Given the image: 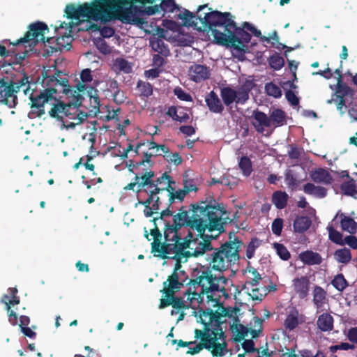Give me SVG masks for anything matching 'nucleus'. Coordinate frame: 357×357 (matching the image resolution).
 <instances>
[{
    "label": "nucleus",
    "instance_id": "14",
    "mask_svg": "<svg viewBox=\"0 0 357 357\" xmlns=\"http://www.w3.org/2000/svg\"><path fill=\"white\" fill-rule=\"evenodd\" d=\"M90 86H86L84 82H79L76 86V90L70 91L68 93V96L72 98V102L73 105V109H75L78 112V108L83 104V101L85 100L86 93Z\"/></svg>",
    "mask_w": 357,
    "mask_h": 357
},
{
    "label": "nucleus",
    "instance_id": "36",
    "mask_svg": "<svg viewBox=\"0 0 357 357\" xmlns=\"http://www.w3.org/2000/svg\"><path fill=\"white\" fill-rule=\"evenodd\" d=\"M10 298V300H8L7 304L6 311L8 316L9 322L12 325L15 326L17 324V315L16 312L11 309V307L15 305H18L20 302V299L17 296Z\"/></svg>",
    "mask_w": 357,
    "mask_h": 357
},
{
    "label": "nucleus",
    "instance_id": "21",
    "mask_svg": "<svg viewBox=\"0 0 357 357\" xmlns=\"http://www.w3.org/2000/svg\"><path fill=\"white\" fill-rule=\"evenodd\" d=\"M189 75L192 81L200 82L209 78L210 70L206 66L195 64L190 68Z\"/></svg>",
    "mask_w": 357,
    "mask_h": 357
},
{
    "label": "nucleus",
    "instance_id": "26",
    "mask_svg": "<svg viewBox=\"0 0 357 357\" xmlns=\"http://www.w3.org/2000/svg\"><path fill=\"white\" fill-rule=\"evenodd\" d=\"M312 180L317 183L331 184L333 178L331 174L324 168H318L312 171L310 174Z\"/></svg>",
    "mask_w": 357,
    "mask_h": 357
},
{
    "label": "nucleus",
    "instance_id": "57",
    "mask_svg": "<svg viewBox=\"0 0 357 357\" xmlns=\"http://www.w3.org/2000/svg\"><path fill=\"white\" fill-rule=\"evenodd\" d=\"M254 326L258 327L257 329L250 328V333L252 338H257L262 333V320L257 317H254Z\"/></svg>",
    "mask_w": 357,
    "mask_h": 357
},
{
    "label": "nucleus",
    "instance_id": "12",
    "mask_svg": "<svg viewBox=\"0 0 357 357\" xmlns=\"http://www.w3.org/2000/svg\"><path fill=\"white\" fill-rule=\"evenodd\" d=\"M211 31L217 44L232 47L235 50H242V47L241 45L235 44L236 38L232 33H227V35L216 29H212Z\"/></svg>",
    "mask_w": 357,
    "mask_h": 357
},
{
    "label": "nucleus",
    "instance_id": "23",
    "mask_svg": "<svg viewBox=\"0 0 357 357\" xmlns=\"http://www.w3.org/2000/svg\"><path fill=\"white\" fill-rule=\"evenodd\" d=\"M154 172L151 170H146L144 174L141 175L139 174H136L135 180L138 183L136 192H139L143 188L151 190L152 185H154L153 183V178H154Z\"/></svg>",
    "mask_w": 357,
    "mask_h": 357
},
{
    "label": "nucleus",
    "instance_id": "28",
    "mask_svg": "<svg viewBox=\"0 0 357 357\" xmlns=\"http://www.w3.org/2000/svg\"><path fill=\"white\" fill-rule=\"evenodd\" d=\"M268 116L271 126H273L277 128L287 123L286 113L281 109H273Z\"/></svg>",
    "mask_w": 357,
    "mask_h": 357
},
{
    "label": "nucleus",
    "instance_id": "29",
    "mask_svg": "<svg viewBox=\"0 0 357 357\" xmlns=\"http://www.w3.org/2000/svg\"><path fill=\"white\" fill-rule=\"evenodd\" d=\"M150 46L153 51L158 52L159 54L167 57L170 54V51L167 45H165L162 38L160 37H155L150 39Z\"/></svg>",
    "mask_w": 357,
    "mask_h": 357
},
{
    "label": "nucleus",
    "instance_id": "63",
    "mask_svg": "<svg viewBox=\"0 0 357 357\" xmlns=\"http://www.w3.org/2000/svg\"><path fill=\"white\" fill-rule=\"evenodd\" d=\"M283 227V220L282 218H276L273 220L271 229L274 234L280 236Z\"/></svg>",
    "mask_w": 357,
    "mask_h": 357
},
{
    "label": "nucleus",
    "instance_id": "2",
    "mask_svg": "<svg viewBox=\"0 0 357 357\" xmlns=\"http://www.w3.org/2000/svg\"><path fill=\"white\" fill-rule=\"evenodd\" d=\"M53 67L55 70L53 75L49 73L50 70H44L42 72L43 89L31 92L29 96V105L32 113L37 117H41L45 114V105H50L49 115L61 121H63V116L72 115L70 109H72L73 105V102L65 104L57 98V95L59 93L68 96L70 86L68 84V78L61 77V71L56 69L55 66Z\"/></svg>",
    "mask_w": 357,
    "mask_h": 357
},
{
    "label": "nucleus",
    "instance_id": "33",
    "mask_svg": "<svg viewBox=\"0 0 357 357\" xmlns=\"http://www.w3.org/2000/svg\"><path fill=\"white\" fill-rule=\"evenodd\" d=\"M85 98L89 99L91 112H96L99 111L100 104L97 89L94 87H89L86 93Z\"/></svg>",
    "mask_w": 357,
    "mask_h": 357
},
{
    "label": "nucleus",
    "instance_id": "1",
    "mask_svg": "<svg viewBox=\"0 0 357 357\" xmlns=\"http://www.w3.org/2000/svg\"><path fill=\"white\" fill-rule=\"evenodd\" d=\"M192 215L182 206L179 212L174 215L172 222L165 223L162 234L156 225L151 229L153 237L151 253L162 259L170 258L169 255H174L172 258L197 257L206 250L211 248V239L216 236L205 234V231L212 232L223 230L222 218L225 213V208L218 205H212L206 202L192 204Z\"/></svg>",
    "mask_w": 357,
    "mask_h": 357
},
{
    "label": "nucleus",
    "instance_id": "59",
    "mask_svg": "<svg viewBox=\"0 0 357 357\" xmlns=\"http://www.w3.org/2000/svg\"><path fill=\"white\" fill-rule=\"evenodd\" d=\"M174 93L176 97L183 101H192V96L190 93H186L182 88L177 86L174 89Z\"/></svg>",
    "mask_w": 357,
    "mask_h": 357
},
{
    "label": "nucleus",
    "instance_id": "58",
    "mask_svg": "<svg viewBox=\"0 0 357 357\" xmlns=\"http://www.w3.org/2000/svg\"><path fill=\"white\" fill-rule=\"evenodd\" d=\"M222 296H218V293H216V297H218V302L216 304L215 302H212V305L213 307H218V310H220V313L222 314V317H231L232 316V311L230 310L229 308L225 307L223 304L220 301V298Z\"/></svg>",
    "mask_w": 357,
    "mask_h": 357
},
{
    "label": "nucleus",
    "instance_id": "51",
    "mask_svg": "<svg viewBox=\"0 0 357 357\" xmlns=\"http://www.w3.org/2000/svg\"><path fill=\"white\" fill-rule=\"evenodd\" d=\"M91 29L93 31H99L100 35L103 38H111L115 33V30L114 28L108 26H100L97 24H93L91 26Z\"/></svg>",
    "mask_w": 357,
    "mask_h": 357
},
{
    "label": "nucleus",
    "instance_id": "32",
    "mask_svg": "<svg viewBox=\"0 0 357 357\" xmlns=\"http://www.w3.org/2000/svg\"><path fill=\"white\" fill-rule=\"evenodd\" d=\"M289 195L284 191L278 190L273 193L271 201L278 209L284 208L288 202Z\"/></svg>",
    "mask_w": 357,
    "mask_h": 357
},
{
    "label": "nucleus",
    "instance_id": "50",
    "mask_svg": "<svg viewBox=\"0 0 357 357\" xmlns=\"http://www.w3.org/2000/svg\"><path fill=\"white\" fill-rule=\"evenodd\" d=\"M266 93L275 98H279L282 96V91L280 88L273 82L266 83L265 85Z\"/></svg>",
    "mask_w": 357,
    "mask_h": 357
},
{
    "label": "nucleus",
    "instance_id": "38",
    "mask_svg": "<svg viewBox=\"0 0 357 357\" xmlns=\"http://www.w3.org/2000/svg\"><path fill=\"white\" fill-rule=\"evenodd\" d=\"M335 259L338 262L344 264H347L351 260V250L347 248L337 249L335 251Z\"/></svg>",
    "mask_w": 357,
    "mask_h": 357
},
{
    "label": "nucleus",
    "instance_id": "10",
    "mask_svg": "<svg viewBox=\"0 0 357 357\" xmlns=\"http://www.w3.org/2000/svg\"><path fill=\"white\" fill-rule=\"evenodd\" d=\"M335 73L338 75L336 91L333 95L332 98L327 100V103L331 104L332 102H335L337 106V109L341 113H344V112H342V108L345 105L346 98L347 96L352 98L354 91L351 87L343 83L341 71L339 69H336L335 70Z\"/></svg>",
    "mask_w": 357,
    "mask_h": 357
},
{
    "label": "nucleus",
    "instance_id": "13",
    "mask_svg": "<svg viewBox=\"0 0 357 357\" xmlns=\"http://www.w3.org/2000/svg\"><path fill=\"white\" fill-rule=\"evenodd\" d=\"M294 291L300 299H305L309 295L310 281L307 276L295 278L292 280Z\"/></svg>",
    "mask_w": 357,
    "mask_h": 357
},
{
    "label": "nucleus",
    "instance_id": "46",
    "mask_svg": "<svg viewBox=\"0 0 357 357\" xmlns=\"http://www.w3.org/2000/svg\"><path fill=\"white\" fill-rule=\"evenodd\" d=\"M155 155V153H148V152H144V158L143 160H142L141 161L139 162H136L135 163L133 162L132 160H130V162L132 164V165L130 164L128 166V170L131 172H133L132 169V167H134V168H138L139 167H141L142 165H144L145 163H147L149 165L150 167H151L153 165V162H151V158Z\"/></svg>",
    "mask_w": 357,
    "mask_h": 357
},
{
    "label": "nucleus",
    "instance_id": "53",
    "mask_svg": "<svg viewBox=\"0 0 357 357\" xmlns=\"http://www.w3.org/2000/svg\"><path fill=\"white\" fill-rule=\"evenodd\" d=\"M274 248L281 259L287 261L290 259L291 254L283 244L276 243L274 244Z\"/></svg>",
    "mask_w": 357,
    "mask_h": 357
},
{
    "label": "nucleus",
    "instance_id": "17",
    "mask_svg": "<svg viewBox=\"0 0 357 357\" xmlns=\"http://www.w3.org/2000/svg\"><path fill=\"white\" fill-rule=\"evenodd\" d=\"M208 333V331H207ZM207 343L211 347L208 351H211L213 356L222 357L227 352V344L225 341L222 343L217 342V337L215 335L211 333V335L208 333Z\"/></svg>",
    "mask_w": 357,
    "mask_h": 357
},
{
    "label": "nucleus",
    "instance_id": "40",
    "mask_svg": "<svg viewBox=\"0 0 357 357\" xmlns=\"http://www.w3.org/2000/svg\"><path fill=\"white\" fill-rule=\"evenodd\" d=\"M114 68L124 73H130L132 70L131 63L123 58H117L114 62Z\"/></svg>",
    "mask_w": 357,
    "mask_h": 357
},
{
    "label": "nucleus",
    "instance_id": "45",
    "mask_svg": "<svg viewBox=\"0 0 357 357\" xmlns=\"http://www.w3.org/2000/svg\"><path fill=\"white\" fill-rule=\"evenodd\" d=\"M74 110L75 112L72 114L74 115V116L70 117V119H73V121L70 122L69 123L65 125L66 128H75V127L77 125L82 123L87 117V115L85 113L80 112L79 110L78 112H76L75 109Z\"/></svg>",
    "mask_w": 357,
    "mask_h": 357
},
{
    "label": "nucleus",
    "instance_id": "22",
    "mask_svg": "<svg viewBox=\"0 0 357 357\" xmlns=\"http://www.w3.org/2000/svg\"><path fill=\"white\" fill-rule=\"evenodd\" d=\"M337 218H340V227L343 231H347L351 234H356L357 230V223L354 218L339 211L333 219V222L335 221Z\"/></svg>",
    "mask_w": 357,
    "mask_h": 357
},
{
    "label": "nucleus",
    "instance_id": "37",
    "mask_svg": "<svg viewBox=\"0 0 357 357\" xmlns=\"http://www.w3.org/2000/svg\"><path fill=\"white\" fill-rule=\"evenodd\" d=\"M220 96L226 106L231 105L234 102H236V90L231 87L227 86L221 89Z\"/></svg>",
    "mask_w": 357,
    "mask_h": 357
},
{
    "label": "nucleus",
    "instance_id": "5",
    "mask_svg": "<svg viewBox=\"0 0 357 357\" xmlns=\"http://www.w3.org/2000/svg\"><path fill=\"white\" fill-rule=\"evenodd\" d=\"M242 244V241L235 237L233 241L225 242L218 248L213 249L211 245V248L206 250L202 255L206 251H213L208 259L210 266L213 270L222 272L239 260V251Z\"/></svg>",
    "mask_w": 357,
    "mask_h": 357
},
{
    "label": "nucleus",
    "instance_id": "8",
    "mask_svg": "<svg viewBox=\"0 0 357 357\" xmlns=\"http://www.w3.org/2000/svg\"><path fill=\"white\" fill-rule=\"evenodd\" d=\"M197 17L200 22L210 30L213 29V27L224 26L225 31L227 33L234 26L233 16L229 12L222 13L215 10L206 13L204 17L201 14L198 15Z\"/></svg>",
    "mask_w": 357,
    "mask_h": 357
},
{
    "label": "nucleus",
    "instance_id": "47",
    "mask_svg": "<svg viewBox=\"0 0 357 357\" xmlns=\"http://www.w3.org/2000/svg\"><path fill=\"white\" fill-rule=\"evenodd\" d=\"M238 166L244 176H249L251 174L252 167L251 160L247 156L241 157L238 162Z\"/></svg>",
    "mask_w": 357,
    "mask_h": 357
},
{
    "label": "nucleus",
    "instance_id": "24",
    "mask_svg": "<svg viewBox=\"0 0 357 357\" xmlns=\"http://www.w3.org/2000/svg\"><path fill=\"white\" fill-rule=\"evenodd\" d=\"M205 102L210 112L221 114L224 110V106L215 92L211 91L205 98Z\"/></svg>",
    "mask_w": 357,
    "mask_h": 357
},
{
    "label": "nucleus",
    "instance_id": "30",
    "mask_svg": "<svg viewBox=\"0 0 357 357\" xmlns=\"http://www.w3.org/2000/svg\"><path fill=\"white\" fill-rule=\"evenodd\" d=\"M311 224L312 221L309 217L298 215L293 223L294 231L296 233L303 234L310 228Z\"/></svg>",
    "mask_w": 357,
    "mask_h": 357
},
{
    "label": "nucleus",
    "instance_id": "54",
    "mask_svg": "<svg viewBox=\"0 0 357 357\" xmlns=\"http://www.w3.org/2000/svg\"><path fill=\"white\" fill-rule=\"evenodd\" d=\"M189 193V190H185L183 188L182 190H178L177 191L170 192V195L169 197V206L174 202L175 199H178L180 202L183 201L185 197Z\"/></svg>",
    "mask_w": 357,
    "mask_h": 357
},
{
    "label": "nucleus",
    "instance_id": "52",
    "mask_svg": "<svg viewBox=\"0 0 357 357\" xmlns=\"http://www.w3.org/2000/svg\"><path fill=\"white\" fill-rule=\"evenodd\" d=\"M199 314L200 322L204 325V328H211V322H208L211 318V314L208 312H211V308L202 309L199 308L198 310Z\"/></svg>",
    "mask_w": 357,
    "mask_h": 357
},
{
    "label": "nucleus",
    "instance_id": "41",
    "mask_svg": "<svg viewBox=\"0 0 357 357\" xmlns=\"http://www.w3.org/2000/svg\"><path fill=\"white\" fill-rule=\"evenodd\" d=\"M268 61L270 67L274 70H279L284 66V59L278 53H275L270 56Z\"/></svg>",
    "mask_w": 357,
    "mask_h": 357
},
{
    "label": "nucleus",
    "instance_id": "62",
    "mask_svg": "<svg viewBox=\"0 0 357 357\" xmlns=\"http://www.w3.org/2000/svg\"><path fill=\"white\" fill-rule=\"evenodd\" d=\"M206 330L208 331V334L211 335V333L213 332V333L215 335V337H217V342H218V340L221 339L223 340V342L225 341V333L222 330L221 326H220V327L215 326L211 328H204L202 331H206Z\"/></svg>",
    "mask_w": 357,
    "mask_h": 357
},
{
    "label": "nucleus",
    "instance_id": "60",
    "mask_svg": "<svg viewBox=\"0 0 357 357\" xmlns=\"http://www.w3.org/2000/svg\"><path fill=\"white\" fill-rule=\"evenodd\" d=\"M236 332L237 335L234 340L236 342H239L244 340L246 336H248V333H250V328L242 324H239L238 328L236 327Z\"/></svg>",
    "mask_w": 357,
    "mask_h": 357
},
{
    "label": "nucleus",
    "instance_id": "16",
    "mask_svg": "<svg viewBox=\"0 0 357 357\" xmlns=\"http://www.w3.org/2000/svg\"><path fill=\"white\" fill-rule=\"evenodd\" d=\"M159 5L151 6L145 8L144 13L148 15H153L160 11L173 13L176 9H179L175 0H160Z\"/></svg>",
    "mask_w": 357,
    "mask_h": 357
},
{
    "label": "nucleus",
    "instance_id": "44",
    "mask_svg": "<svg viewBox=\"0 0 357 357\" xmlns=\"http://www.w3.org/2000/svg\"><path fill=\"white\" fill-rule=\"evenodd\" d=\"M261 241L257 237L252 238L248 245L246 246V257L249 259L254 257L257 248L261 245Z\"/></svg>",
    "mask_w": 357,
    "mask_h": 357
},
{
    "label": "nucleus",
    "instance_id": "18",
    "mask_svg": "<svg viewBox=\"0 0 357 357\" xmlns=\"http://www.w3.org/2000/svg\"><path fill=\"white\" fill-rule=\"evenodd\" d=\"M251 119L252 125L256 131L259 133H262L264 131L265 127H271L269 116L257 109L253 111Z\"/></svg>",
    "mask_w": 357,
    "mask_h": 357
},
{
    "label": "nucleus",
    "instance_id": "20",
    "mask_svg": "<svg viewBox=\"0 0 357 357\" xmlns=\"http://www.w3.org/2000/svg\"><path fill=\"white\" fill-rule=\"evenodd\" d=\"M234 35L236 40H235V44L239 45L242 47V50H236L239 53H245V50H244L245 45L243 43H248L251 40V34L249 33L244 29H241V27H238L236 22H234V28L231 29L228 31L227 33H231Z\"/></svg>",
    "mask_w": 357,
    "mask_h": 357
},
{
    "label": "nucleus",
    "instance_id": "39",
    "mask_svg": "<svg viewBox=\"0 0 357 357\" xmlns=\"http://www.w3.org/2000/svg\"><path fill=\"white\" fill-rule=\"evenodd\" d=\"M137 89L139 96L144 98H149L153 94V85L147 82L139 80L137 83Z\"/></svg>",
    "mask_w": 357,
    "mask_h": 357
},
{
    "label": "nucleus",
    "instance_id": "64",
    "mask_svg": "<svg viewBox=\"0 0 357 357\" xmlns=\"http://www.w3.org/2000/svg\"><path fill=\"white\" fill-rule=\"evenodd\" d=\"M96 47L98 50L104 54H107L111 52V47L107 45V43L102 39L100 38L96 43Z\"/></svg>",
    "mask_w": 357,
    "mask_h": 357
},
{
    "label": "nucleus",
    "instance_id": "19",
    "mask_svg": "<svg viewBox=\"0 0 357 357\" xmlns=\"http://www.w3.org/2000/svg\"><path fill=\"white\" fill-rule=\"evenodd\" d=\"M208 332L206 331H202V330L199 329H195V338L196 340L199 339L200 342L193 347H190L189 349L187 351V354L190 355H195L199 354L201 351H202L204 349H209L211 347L207 343V337H208Z\"/></svg>",
    "mask_w": 357,
    "mask_h": 357
},
{
    "label": "nucleus",
    "instance_id": "31",
    "mask_svg": "<svg viewBox=\"0 0 357 357\" xmlns=\"http://www.w3.org/2000/svg\"><path fill=\"white\" fill-rule=\"evenodd\" d=\"M305 193L313 195L317 198L322 199L327 195V189L322 186H316L312 183H307L303 185Z\"/></svg>",
    "mask_w": 357,
    "mask_h": 357
},
{
    "label": "nucleus",
    "instance_id": "61",
    "mask_svg": "<svg viewBox=\"0 0 357 357\" xmlns=\"http://www.w3.org/2000/svg\"><path fill=\"white\" fill-rule=\"evenodd\" d=\"M298 325V317L294 314H289L287 317L284 321V326L286 328L294 330Z\"/></svg>",
    "mask_w": 357,
    "mask_h": 357
},
{
    "label": "nucleus",
    "instance_id": "56",
    "mask_svg": "<svg viewBox=\"0 0 357 357\" xmlns=\"http://www.w3.org/2000/svg\"><path fill=\"white\" fill-rule=\"evenodd\" d=\"M148 193L149 197L145 201H139V204L144 205L145 208L151 207L150 204L154 199V196L160 192L159 188H154L152 190L144 189Z\"/></svg>",
    "mask_w": 357,
    "mask_h": 357
},
{
    "label": "nucleus",
    "instance_id": "7",
    "mask_svg": "<svg viewBox=\"0 0 357 357\" xmlns=\"http://www.w3.org/2000/svg\"><path fill=\"white\" fill-rule=\"evenodd\" d=\"M29 77L24 75L22 77L15 82L12 80L8 82L3 79H0V102L8 105L10 108H13L17 103V97L16 93L22 87L24 89V93L26 94L29 90Z\"/></svg>",
    "mask_w": 357,
    "mask_h": 357
},
{
    "label": "nucleus",
    "instance_id": "27",
    "mask_svg": "<svg viewBox=\"0 0 357 357\" xmlns=\"http://www.w3.org/2000/svg\"><path fill=\"white\" fill-rule=\"evenodd\" d=\"M333 317L328 313L320 314L317 320V328L322 332H330L333 329Z\"/></svg>",
    "mask_w": 357,
    "mask_h": 357
},
{
    "label": "nucleus",
    "instance_id": "43",
    "mask_svg": "<svg viewBox=\"0 0 357 357\" xmlns=\"http://www.w3.org/2000/svg\"><path fill=\"white\" fill-rule=\"evenodd\" d=\"M327 230L328 231V237H329V239L337 244V245H344V242H343V239H342V237H343V235L342 233H340V231H337L333 225H328L327 227Z\"/></svg>",
    "mask_w": 357,
    "mask_h": 357
},
{
    "label": "nucleus",
    "instance_id": "15",
    "mask_svg": "<svg viewBox=\"0 0 357 357\" xmlns=\"http://www.w3.org/2000/svg\"><path fill=\"white\" fill-rule=\"evenodd\" d=\"M312 303L317 310H323L324 306L328 303L327 291L321 286L314 285L312 291Z\"/></svg>",
    "mask_w": 357,
    "mask_h": 357
},
{
    "label": "nucleus",
    "instance_id": "11",
    "mask_svg": "<svg viewBox=\"0 0 357 357\" xmlns=\"http://www.w3.org/2000/svg\"><path fill=\"white\" fill-rule=\"evenodd\" d=\"M20 38L15 42H11L9 39L2 40V43L8 45V50L9 52L10 61L13 64H21L27 56L28 50L26 46L24 45L26 42H20Z\"/></svg>",
    "mask_w": 357,
    "mask_h": 357
},
{
    "label": "nucleus",
    "instance_id": "25",
    "mask_svg": "<svg viewBox=\"0 0 357 357\" xmlns=\"http://www.w3.org/2000/svg\"><path fill=\"white\" fill-rule=\"evenodd\" d=\"M299 259L304 264L308 266L319 265L323 261L321 255L312 250H305L301 252Z\"/></svg>",
    "mask_w": 357,
    "mask_h": 357
},
{
    "label": "nucleus",
    "instance_id": "34",
    "mask_svg": "<svg viewBox=\"0 0 357 357\" xmlns=\"http://www.w3.org/2000/svg\"><path fill=\"white\" fill-rule=\"evenodd\" d=\"M252 89L251 83L246 82L241 87H239L237 90H236V104L243 105L245 102L249 99V93Z\"/></svg>",
    "mask_w": 357,
    "mask_h": 357
},
{
    "label": "nucleus",
    "instance_id": "4",
    "mask_svg": "<svg viewBox=\"0 0 357 357\" xmlns=\"http://www.w3.org/2000/svg\"><path fill=\"white\" fill-rule=\"evenodd\" d=\"M65 13L68 19L78 21L81 17L104 23L114 20L112 0H93L77 7L68 4L65 8Z\"/></svg>",
    "mask_w": 357,
    "mask_h": 357
},
{
    "label": "nucleus",
    "instance_id": "49",
    "mask_svg": "<svg viewBox=\"0 0 357 357\" xmlns=\"http://www.w3.org/2000/svg\"><path fill=\"white\" fill-rule=\"evenodd\" d=\"M74 25L75 24H73V22H69V23L62 22L60 24L59 28L60 29H66V30L68 31V34L65 33L63 36H62L61 37H58L56 38V42H57L58 45L63 46V45L62 44L61 40L63 41V40H65V38L67 39V44H68V40H70L71 32H72L71 29L74 26Z\"/></svg>",
    "mask_w": 357,
    "mask_h": 357
},
{
    "label": "nucleus",
    "instance_id": "3",
    "mask_svg": "<svg viewBox=\"0 0 357 357\" xmlns=\"http://www.w3.org/2000/svg\"><path fill=\"white\" fill-rule=\"evenodd\" d=\"M227 282V279L223 275L215 276L210 271H204L199 277L190 280L188 283L192 285L194 288L196 286L200 287L201 291L199 293L191 291V287H190L185 293V296H187V301L190 305L195 301L198 303H202L204 294L206 295L207 302H215L217 304L218 297H216V293H218V296H225V298L229 296L226 289Z\"/></svg>",
    "mask_w": 357,
    "mask_h": 357
},
{
    "label": "nucleus",
    "instance_id": "6",
    "mask_svg": "<svg viewBox=\"0 0 357 357\" xmlns=\"http://www.w3.org/2000/svg\"><path fill=\"white\" fill-rule=\"evenodd\" d=\"M181 267L179 264H177L174 272L168 276L166 281L163 282V289L160 292L165 294V298L160 299L159 307L161 309L165 308L172 305L173 308L177 310L188 309L190 307V303L188 302L187 298L183 297L175 296V294L181 290L183 287V281H180L179 275L177 272L178 269Z\"/></svg>",
    "mask_w": 357,
    "mask_h": 357
},
{
    "label": "nucleus",
    "instance_id": "9",
    "mask_svg": "<svg viewBox=\"0 0 357 357\" xmlns=\"http://www.w3.org/2000/svg\"><path fill=\"white\" fill-rule=\"evenodd\" d=\"M46 32H49V27L43 22H36L29 24V30L24 36L20 38V42L29 43V46H35L38 42L49 43L52 38L45 37Z\"/></svg>",
    "mask_w": 357,
    "mask_h": 357
},
{
    "label": "nucleus",
    "instance_id": "48",
    "mask_svg": "<svg viewBox=\"0 0 357 357\" xmlns=\"http://www.w3.org/2000/svg\"><path fill=\"white\" fill-rule=\"evenodd\" d=\"M241 346L245 352L243 354H239L238 357H245V354L248 355L250 353H257L259 349V348L255 347V342L252 340H244Z\"/></svg>",
    "mask_w": 357,
    "mask_h": 357
},
{
    "label": "nucleus",
    "instance_id": "35",
    "mask_svg": "<svg viewBox=\"0 0 357 357\" xmlns=\"http://www.w3.org/2000/svg\"><path fill=\"white\" fill-rule=\"evenodd\" d=\"M346 176L349 178V180L345 182H343L340 185V190L342 193L345 195L351 196L354 197H356L357 195V185L355 183V181L353 178H350L348 173H347Z\"/></svg>",
    "mask_w": 357,
    "mask_h": 357
},
{
    "label": "nucleus",
    "instance_id": "42",
    "mask_svg": "<svg viewBox=\"0 0 357 357\" xmlns=\"http://www.w3.org/2000/svg\"><path fill=\"white\" fill-rule=\"evenodd\" d=\"M333 287L339 291H343L349 285L347 280L342 273L336 275L331 280Z\"/></svg>",
    "mask_w": 357,
    "mask_h": 357
},
{
    "label": "nucleus",
    "instance_id": "55",
    "mask_svg": "<svg viewBox=\"0 0 357 357\" xmlns=\"http://www.w3.org/2000/svg\"><path fill=\"white\" fill-rule=\"evenodd\" d=\"M208 314H211V318L208 319V322H211V327H220L222 321H221V318L222 317V314L220 313L218 308L217 310L213 311L211 310V312H208Z\"/></svg>",
    "mask_w": 357,
    "mask_h": 357
}]
</instances>
